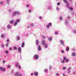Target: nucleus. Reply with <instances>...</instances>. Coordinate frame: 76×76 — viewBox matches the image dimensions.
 Instances as JSON below:
<instances>
[{
	"label": "nucleus",
	"mask_w": 76,
	"mask_h": 76,
	"mask_svg": "<svg viewBox=\"0 0 76 76\" xmlns=\"http://www.w3.org/2000/svg\"><path fill=\"white\" fill-rule=\"evenodd\" d=\"M66 51H69V47L66 48Z\"/></svg>",
	"instance_id": "6ab92c4d"
},
{
	"label": "nucleus",
	"mask_w": 76,
	"mask_h": 76,
	"mask_svg": "<svg viewBox=\"0 0 76 76\" xmlns=\"http://www.w3.org/2000/svg\"><path fill=\"white\" fill-rule=\"evenodd\" d=\"M56 9L57 10H59V9H58V7H57L56 8Z\"/></svg>",
	"instance_id": "3c124183"
},
{
	"label": "nucleus",
	"mask_w": 76,
	"mask_h": 76,
	"mask_svg": "<svg viewBox=\"0 0 76 76\" xmlns=\"http://www.w3.org/2000/svg\"><path fill=\"white\" fill-rule=\"evenodd\" d=\"M67 18H68V19H69V17H68Z\"/></svg>",
	"instance_id": "338daca9"
},
{
	"label": "nucleus",
	"mask_w": 76,
	"mask_h": 76,
	"mask_svg": "<svg viewBox=\"0 0 76 76\" xmlns=\"http://www.w3.org/2000/svg\"><path fill=\"white\" fill-rule=\"evenodd\" d=\"M57 4L58 6H60V2H58Z\"/></svg>",
	"instance_id": "c85d7f7f"
},
{
	"label": "nucleus",
	"mask_w": 76,
	"mask_h": 76,
	"mask_svg": "<svg viewBox=\"0 0 76 76\" xmlns=\"http://www.w3.org/2000/svg\"><path fill=\"white\" fill-rule=\"evenodd\" d=\"M63 1H64V2L65 3H66V4H67V0H63Z\"/></svg>",
	"instance_id": "f8f14e48"
},
{
	"label": "nucleus",
	"mask_w": 76,
	"mask_h": 76,
	"mask_svg": "<svg viewBox=\"0 0 76 76\" xmlns=\"http://www.w3.org/2000/svg\"><path fill=\"white\" fill-rule=\"evenodd\" d=\"M38 57H39V56H38V55H37V54H35L34 55V57H35L36 59H38Z\"/></svg>",
	"instance_id": "f257e3e1"
},
{
	"label": "nucleus",
	"mask_w": 76,
	"mask_h": 76,
	"mask_svg": "<svg viewBox=\"0 0 76 76\" xmlns=\"http://www.w3.org/2000/svg\"><path fill=\"white\" fill-rule=\"evenodd\" d=\"M6 46L7 47V46H8V44H6Z\"/></svg>",
	"instance_id": "680f3d73"
},
{
	"label": "nucleus",
	"mask_w": 76,
	"mask_h": 76,
	"mask_svg": "<svg viewBox=\"0 0 76 76\" xmlns=\"http://www.w3.org/2000/svg\"><path fill=\"white\" fill-rule=\"evenodd\" d=\"M36 43L37 45H38L39 44V41L37 39L36 41Z\"/></svg>",
	"instance_id": "9b49d317"
},
{
	"label": "nucleus",
	"mask_w": 76,
	"mask_h": 76,
	"mask_svg": "<svg viewBox=\"0 0 76 76\" xmlns=\"http://www.w3.org/2000/svg\"><path fill=\"white\" fill-rule=\"evenodd\" d=\"M31 76H33V75H34V73H31Z\"/></svg>",
	"instance_id": "8fccbe9b"
},
{
	"label": "nucleus",
	"mask_w": 76,
	"mask_h": 76,
	"mask_svg": "<svg viewBox=\"0 0 76 76\" xmlns=\"http://www.w3.org/2000/svg\"><path fill=\"white\" fill-rule=\"evenodd\" d=\"M55 34L56 35H57V34H58V32H57V31H56L55 32Z\"/></svg>",
	"instance_id": "7c9ffc66"
},
{
	"label": "nucleus",
	"mask_w": 76,
	"mask_h": 76,
	"mask_svg": "<svg viewBox=\"0 0 76 76\" xmlns=\"http://www.w3.org/2000/svg\"><path fill=\"white\" fill-rule=\"evenodd\" d=\"M63 75L64 76V75H64V74H63Z\"/></svg>",
	"instance_id": "0e129e2a"
},
{
	"label": "nucleus",
	"mask_w": 76,
	"mask_h": 76,
	"mask_svg": "<svg viewBox=\"0 0 76 76\" xmlns=\"http://www.w3.org/2000/svg\"><path fill=\"white\" fill-rule=\"evenodd\" d=\"M72 56H76V53L75 52H73L72 53Z\"/></svg>",
	"instance_id": "1a4fd4ad"
},
{
	"label": "nucleus",
	"mask_w": 76,
	"mask_h": 76,
	"mask_svg": "<svg viewBox=\"0 0 76 76\" xmlns=\"http://www.w3.org/2000/svg\"><path fill=\"white\" fill-rule=\"evenodd\" d=\"M25 44V43H24V42H23L22 43V47H24V45Z\"/></svg>",
	"instance_id": "f3484780"
},
{
	"label": "nucleus",
	"mask_w": 76,
	"mask_h": 76,
	"mask_svg": "<svg viewBox=\"0 0 76 76\" xmlns=\"http://www.w3.org/2000/svg\"><path fill=\"white\" fill-rule=\"evenodd\" d=\"M26 6H27V7H29V5L27 4Z\"/></svg>",
	"instance_id": "603ef678"
},
{
	"label": "nucleus",
	"mask_w": 76,
	"mask_h": 76,
	"mask_svg": "<svg viewBox=\"0 0 76 76\" xmlns=\"http://www.w3.org/2000/svg\"><path fill=\"white\" fill-rule=\"evenodd\" d=\"M63 69L64 70H66V68L65 67H63Z\"/></svg>",
	"instance_id": "c756f323"
},
{
	"label": "nucleus",
	"mask_w": 76,
	"mask_h": 76,
	"mask_svg": "<svg viewBox=\"0 0 76 76\" xmlns=\"http://www.w3.org/2000/svg\"><path fill=\"white\" fill-rule=\"evenodd\" d=\"M48 40L49 41H52V38H51V37H49L48 39Z\"/></svg>",
	"instance_id": "ddd939ff"
},
{
	"label": "nucleus",
	"mask_w": 76,
	"mask_h": 76,
	"mask_svg": "<svg viewBox=\"0 0 76 76\" xmlns=\"http://www.w3.org/2000/svg\"><path fill=\"white\" fill-rule=\"evenodd\" d=\"M67 7H69V5H67Z\"/></svg>",
	"instance_id": "69168bd1"
},
{
	"label": "nucleus",
	"mask_w": 76,
	"mask_h": 76,
	"mask_svg": "<svg viewBox=\"0 0 76 76\" xmlns=\"http://www.w3.org/2000/svg\"><path fill=\"white\" fill-rule=\"evenodd\" d=\"M8 2H9V0H7V4H9V3Z\"/></svg>",
	"instance_id": "4c0bfd02"
},
{
	"label": "nucleus",
	"mask_w": 76,
	"mask_h": 76,
	"mask_svg": "<svg viewBox=\"0 0 76 76\" xmlns=\"http://www.w3.org/2000/svg\"><path fill=\"white\" fill-rule=\"evenodd\" d=\"M48 71V70H47V69H45L44 70L45 72H47Z\"/></svg>",
	"instance_id": "4be33fe9"
},
{
	"label": "nucleus",
	"mask_w": 76,
	"mask_h": 76,
	"mask_svg": "<svg viewBox=\"0 0 76 76\" xmlns=\"http://www.w3.org/2000/svg\"><path fill=\"white\" fill-rule=\"evenodd\" d=\"M1 46L2 47H4V45H1Z\"/></svg>",
	"instance_id": "49530a36"
},
{
	"label": "nucleus",
	"mask_w": 76,
	"mask_h": 76,
	"mask_svg": "<svg viewBox=\"0 0 76 76\" xmlns=\"http://www.w3.org/2000/svg\"><path fill=\"white\" fill-rule=\"evenodd\" d=\"M39 18L40 19H42V17H39Z\"/></svg>",
	"instance_id": "6e6d98bb"
},
{
	"label": "nucleus",
	"mask_w": 76,
	"mask_h": 76,
	"mask_svg": "<svg viewBox=\"0 0 76 76\" xmlns=\"http://www.w3.org/2000/svg\"><path fill=\"white\" fill-rule=\"evenodd\" d=\"M48 25L49 26H51L52 25V23H48Z\"/></svg>",
	"instance_id": "5701e85b"
},
{
	"label": "nucleus",
	"mask_w": 76,
	"mask_h": 76,
	"mask_svg": "<svg viewBox=\"0 0 76 76\" xmlns=\"http://www.w3.org/2000/svg\"><path fill=\"white\" fill-rule=\"evenodd\" d=\"M18 51L19 53H21V48H18Z\"/></svg>",
	"instance_id": "0eeeda50"
},
{
	"label": "nucleus",
	"mask_w": 76,
	"mask_h": 76,
	"mask_svg": "<svg viewBox=\"0 0 76 76\" xmlns=\"http://www.w3.org/2000/svg\"><path fill=\"white\" fill-rule=\"evenodd\" d=\"M5 63V61H3V63Z\"/></svg>",
	"instance_id": "13d9d810"
},
{
	"label": "nucleus",
	"mask_w": 76,
	"mask_h": 76,
	"mask_svg": "<svg viewBox=\"0 0 76 76\" xmlns=\"http://www.w3.org/2000/svg\"><path fill=\"white\" fill-rule=\"evenodd\" d=\"M19 75V72H16L15 75V76H18Z\"/></svg>",
	"instance_id": "9d476101"
},
{
	"label": "nucleus",
	"mask_w": 76,
	"mask_h": 76,
	"mask_svg": "<svg viewBox=\"0 0 76 76\" xmlns=\"http://www.w3.org/2000/svg\"><path fill=\"white\" fill-rule=\"evenodd\" d=\"M16 38L18 39V40H19V39H20V37L19 36H17L16 37Z\"/></svg>",
	"instance_id": "a211bd4d"
},
{
	"label": "nucleus",
	"mask_w": 76,
	"mask_h": 76,
	"mask_svg": "<svg viewBox=\"0 0 76 76\" xmlns=\"http://www.w3.org/2000/svg\"><path fill=\"white\" fill-rule=\"evenodd\" d=\"M69 59H66V62H69Z\"/></svg>",
	"instance_id": "473e14b6"
},
{
	"label": "nucleus",
	"mask_w": 76,
	"mask_h": 76,
	"mask_svg": "<svg viewBox=\"0 0 76 76\" xmlns=\"http://www.w3.org/2000/svg\"><path fill=\"white\" fill-rule=\"evenodd\" d=\"M69 9L71 10H73V8H72V7H70V8H69Z\"/></svg>",
	"instance_id": "cd10ccee"
},
{
	"label": "nucleus",
	"mask_w": 76,
	"mask_h": 76,
	"mask_svg": "<svg viewBox=\"0 0 76 76\" xmlns=\"http://www.w3.org/2000/svg\"><path fill=\"white\" fill-rule=\"evenodd\" d=\"M7 28L8 29H10V26L9 24L7 25Z\"/></svg>",
	"instance_id": "dca6fc26"
},
{
	"label": "nucleus",
	"mask_w": 76,
	"mask_h": 76,
	"mask_svg": "<svg viewBox=\"0 0 76 76\" xmlns=\"http://www.w3.org/2000/svg\"><path fill=\"white\" fill-rule=\"evenodd\" d=\"M10 65H8V68H10Z\"/></svg>",
	"instance_id": "5fc2aeb1"
},
{
	"label": "nucleus",
	"mask_w": 76,
	"mask_h": 76,
	"mask_svg": "<svg viewBox=\"0 0 76 76\" xmlns=\"http://www.w3.org/2000/svg\"><path fill=\"white\" fill-rule=\"evenodd\" d=\"M9 12H11V10H9Z\"/></svg>",
	"instance_id": "e2e57ef3"
},
{
	"label": "nucleus",
	"mask_w": 76,
	"mask_h": 76,
	"mask_svg": "<svg viewBox=\"0 0 76 76\" xmlns=\"http://www.w3.org/2000/svg\"><path fill=\"white\" fill-rule=\"evenodd\" d=\"M5 53H9V51H5Z\"/></svg>",
	"instance_id": "58836bf2"
},
{
	"label": "nucleus",
	"mask_w": 76,
	"mask_h": 76,
	"mask_svg": "<svg viewBox=\"0 0 76 76\" xmlns=\"http://www.w3.org/2000/svg\"><path fill=\"white\" fill-rule=\"evenodd\" d=\"M49 26H50L48 24V25L47 26V28H50Z\"/></svg>",
	"instance_id": "c9c22d12"
},
{
	"label": "nucleus",
	"mask_w": 76,
	"mask_h": 76,
	"mask_svg": "<svg viewBox=\"0 0 76 76\" xmlns=\"http://www.w3.org/2000/svg\"><path fill=\"white\" fill-rule=\"evenodd\" d=\"M20 22V20L18 19L16 20V22Z\"/></svg>",
	"instance_id": "393cba45"
},
{
	"label": "nucleus",
	"mask_w": 76,
	"mask_h": 76,
	"mask_svg": "<svg viewBox=\"0 0 76 76\" xmlns=\"http://www.w3.org/2000/svg\"><path fill=\"white\" fill-rule=\"evenodd\" d=\"M9 49L10 50H12V48L11 47H10L9 48Z\"/></svg>",
	"instance_id": "37998d69"
},
{
	"label": "nucleus",
	"mask_w": 76,
	"mask_h": 76,
	"mask_svg": "<svg viewBox=\"0 0 76 76\" xmlns=\"http://www.w3.org/2000/svg\"><path fill=\"white\" fill-rule=\"evenodd\" d=\"M18 64H16V65H15L16 67H18L19 66Z\"/></svg>",
	"instance_id": "2f4dec72"
},
{
	"label": "nucleus",
	"mask_w": 76,
	"mask_h": 76,
	"mask_svg": "<svg viewBox=\"0 0 76 76\" xmlns=\"http://www.w3.org/2000/svg\"><path fill=\"white\" fill-rule=\"evenodd\" d=\"M28 12H31V10H29Z\"/></svg>",
	"instance_id": "4d7b16f0"
},
{
	"label": "nucleus",
	"mask_w": 76,
	"mask_h": 76,
	"mask_svg": "<svg viewBox=\"0 0 76 76\" xmlns=\"http://www.w3.org/2000/svg\"><path fill=\"white\" fill-rule=\"evenodd\" d=\"M14 49L15 50H16L17 49V47H14Z\"/></svg>",
	"instance_id": "a878e982"
},
{
	"label": "nucleus",
	"mask_w": 76,
	"mask_h": 76,
	"mask_svg": "<svg viewBox=\"0 0 76 76\" xmlns=\"http://www.w3.org/2000/svg\"><path fill=\"white\" fill-rule=\"evenodd\" d=\"M18 76H22V75H21V74H20V75H19Z\"/></svg>",
	"instance_id": "052dcab7"
},
{
	"label": "nucleus",
	"mask_w": 76,
	"mask_h": 76,
	"mask_svg": "<svg viewBox=\"0 0 76 76\" xmlns=\"http://www.w3.org/2000/svg\"><path fill=\"white\" fill-rule=\"evenodd\" d=\"M45 48H48V44H45Z\"/></svg>",
	"instance_id": "2eb2a0df"
},
{
	"label": "nucleus",
	"mask_w": 76,
	"mask_h": 76,
	"mask_svg": "<svg viewBox=\"0 0 76 76\" xmlns=\"http://www.w3.org/2000/svg\"><path fill=\"white\" fill-rule=\"evenodd\" d=\"M34 74L35 76H38V73L37 72H35Z\"/></svg>",
	"instance_id": "6e6552de"
},
{
	"label": "nucleus",
	"mask_w": 76,
	"mask_h": 76,
	"mask_svg": "<svg viewBox=\"0 0 76 76\" xmlns=\"http://www.w3.org/2000/svg\"><path fill=\"white\" fill-rule=\"evenodd\" d=\"M70 69H71V67H69L68 69L70 70Z\"/></svg>",
	"instance_id": "bf43d9fd"
},
{
	"label": "nucleus",
	"mask_w": 76,
	"mask_h": 76,
	"mask_svg": "<svg viewBox=\"0 0 76 76\" xmlns=\"http://www.w3.org/2000/svg\"><path fill=\"white\" fill-rule=\"evenodd\" d=\"M60 20H62L63 19V18L62 17H60Z\"/></svg>",
	"instance_id": "e433bc0d"
},
{
	"label": "nucleus",
	"mask_w": 76,
	"mask_h": 76,
	"mask_svg": "<svg viewBox=\"0 0 76 76\" xmlns=\"http://www.w3.org/2000/svg\"><path fill=\"white\" fill-rule=\"evenodd\" d=\"M29 28H30V26H27V28H28V29H29Z\"/></svg>",
	"instance_id": "09e8293b"
},
{
	"label": "nucleus",
	"mask_w": 76,
	"mask_h": 76,
	"mask_svg": "<svg viewBox=\"0 0 76 76\" xmlns=\"http://www.w3.org/2000/svg\"><path fill=\"white\" fill-rule=\"evenodd\" d=\"M60 42L61 45H64V43L63 42V40H61Z\"/></svg>",
	"instance_id": "39448f33"
},
{
	"label": "nucleus",
	"mask_w": 76,
	"mask_h": 76,
	"mask_svg": "<svg viewBox=\"0 0 76 76\" xmlns=\"http://www.w3.org/2000/svg\"><path fill=\"white\" fill-rule=\"evenodd\" d=\"M63 59L64 60H66L67 59V58H66V57H64Z\"/></svg>",
	"instance_id": "bb28decb"
},
{
	"label": "nucleus",
	"mask_w": 76,
	"mask_h": 76,
	"mask_svg": "<svg viewBox=\"0 0 76 76\" xmlns=\"http://www.w3.org/2000/svg\"><path fill=\"white\" fill-rule=\"evenodd\" d=\"M16 14H17L18 15H19V12L18 11H17V12H15L14 13H13V15H14V16H15L16 15Z\"/></svg>",
	"instance_id": "7ed1b4c3"
},
{
	"label": "nucleus",
	"mask_w": 76,
	"mask_h": 76,
	"mask_svg": "<svg viewBox=\"0 0 76 76\" xmlns=\"http://www.w3.org/2000/svg\"><path fill=\"white\" fill-rule=\"evenodd\" d=\"M3 3V1H1L0 3V4H2Z\"/></svg>",
	"instance_id": "79ce46f5"
},
{
	"label": "nucleus",
	"mask_w": 76,
	"mask_h": 76,
	"mask_svg": "<svg viewBox=\"0 0 76 76\" xmlns=\"http://www.w3.org/2000/svg\"><path fill=\"white\" fill-rule=\"evenodd\" d=\"M7 42H9V39H7Z\"/></svg>",
	"instance_id": "864d4df0"
},
{
	"label": "nucleus",
	"mask_w": 76,
	"mask_h": 76,
	"mask_svg": "<svg viewBox=\"0 0 76 76\" xmlns=\"http://www.w3.org/2000/svg\"><path fill=\"white\" fill-rule=\"evenodd\" d=\"M42 37L44 39H45V36H42Z\"/></svg>",
	"instance_id": "ea45409f"
},
{
	"label": "nucleus",
	"mask_w": 76,
	"mask_h": 76,
	"mask_svg": "<svg viewBox=\"0 0 76 76\" xmlns=\"http://www.w3.org/2000/svg\"><path fill=\"white\" fill-rule=\"evenodd\" d=\"M18 68H19V69H21V67H20V66H19Z\"/></svg>",
	"instance_id": "f704fd0d"
},
{
	"label": "nucleus",
	"mask_w": 76,
	"mask_h": 76,
	"mask_svg": "<svg viewBox=\"0 0 76 76\" xmlns=\"http://www.w3.org/2000/svg\"><path fill=\"white\" fill-rule=\"evenodd\" d=\"M38 50L39 51H40L41 50V46H38Z\"/></svg>",
	"instance_id": "4468645a"
},
{
	"label": "nucleus",
	"mask_w": 76,
	"mask_h": 76,
	"mask_svg": "<svg viewBox=\"0 0 76 76\" xmlns=\"http://www.w3.org/2000/svg\"><path fill=\"white\" fill-rule=\"evenodd\" d=\"M0 70H1V71H3V72H4V71H5V68H4L3 67H1Z\"/></svg>",
	"instance_id": "f03ea898"
},
{
	"label": "nucleus",
	"mask_w": 76,
	"mask_h": 76,
	"mask_svg": "<svg viewBox=\"0 0 76 76\" xmlns=\"http://www.w3.org/2000/svg\"><path fill=\"white\" fill-rule=\"evenodd\" d=\"M14 22V20H12L10 21V24H13Z\"/></svg>",
	"instance_id": "423d86ee"
},
{
	"label": "nucleus",
	"mask_w": 76,
	"mask_h": 76,
	"mask_svg": "<svg viewBox=\"0 0 76 76\" xmlns=\"http://www.w3.org/2000/svg\"><path fill=\"white\" fill-rule=\"evenodd\" d=\"M68 72H69V73H70V71Z\"/></svg>",
	"instance_id": "774afa93"
},
{
	"label": "nucleus",
	"mask_w": 76,
	"mask_h": 76,
	"mask_svg": "<svg viewBox=\"0 0 76 76\" xmlns=\"http://www.w3.org/2000/svg\"><path fill=\"white\" fill-rule=\"evenodd\" d=\"M61 53H62L63 54V53H64V51L62 50L61 51Z\"/></svg>",
	"instance_id": "72a5a7b5"
},
{
	"label": "nucleus",
	"mask_w": 76,
	"mask_h": 76,
	"mask_svg": "<svg viewBox=\"0 0 76 76\" xmlns=\"http://www.w3.org/2000/svg\"><path fill=\"white\" fill-rule=\"evenodd\" d=\"M51 69H52V66L50 65L49 66V69H50V70H51Z\"/></svg>",
	"instance_id": "b1692460"
},
{
	"label": "nucleus",
	"mask_w": 76,
	"mask_h": 76,
	"mask_svg": "<svg viewBox=\"0 0 76 76\" xmlns=\"http://www.w3.org/2000/svg\"><path fill=\"white\" fill-rule=\"evenodd\" d=\"M17 25V22H15L14 24V26H16Z\"/></svg>",
	"instance_id": "412c9836"
},
{
	"label": "nucleus",
	"mask_w": 76,
	"mask_h": 76,
	"mask_svg": "<svg viewBox=\"0 0 76 76\" xmlns=\"http://www.w3.org/2000/svg\"><path fill=\"white\" fill-rule=\"evenodd\" d=\"M42 45H45V40H42Z\"/></svg>",
	"instance_id": "20e7f679"
},
{
	"label": "nucleus",
	"mask_w": 76,
	"mask_h": 76,
	"mask_svg": "<svg viewBox=\"0 0 76 76\" xmlns=\"http://www.w3.org/2000/svg\"><path fill=\"white\" fill-rule=\"evenodd\" d=\"M30 26H34V23H31L30 24Z\"/></svg>",
	"instance_id": "aec40b11"
},
{
	"label": "nucleus",
	"mask_w": 76,
	"mask_h": 76,
	"mask_svg": "<svg viewBox=\"0 0 76 76\" xmlns=\"http://www.w3.org/2000/svg\"><path fill=\"white\" fill-rule=\"evenodd\" d=\"M62 63H64V60H62Z\"/></svg>",
	"instance_id": "c03bdc74"
},
{
	"label": "nucleus",
	"mask_w": 76,
	"mask_h": 76,
	"mask_svg": "<svg viewBox=\"0 0 76 76\" xmlns=\"http://www.w3.org/2000/svg\"><path fill=\"white\" fill-rule=\"evenodd\" d=\"M72 51H76V49L75 48H73L72 49Z\"/></svg>",
	"instance_id": "a19ab883"
},
{
	"label": "nucleus",
	"mask_w": 76,
	"mask_h": 76,
	"mask_svg": "<svg viewBox=\"0 0 76 76\" xmlns=\"http://www.w3.org/2000/svg\"><path fill=\"white\" fill-rule=\"evenodd\" d=\"M56 76H58L59 75V74L58 73H57L56 74Z\"/></svg>",
	"instance_id": "de8ad7c7"
},
{
	"label": "nucleus",
	"mask_w": 76,
	"mask_h": 76,
	"mask_svg": "<svg viewBox=\"0 0 76 76\" xmlns=\"http://www.w3.org/2000/svg\"><path fill=\"white\" fill-rule=\"evenodd\" d=\"M1 36L2 37H4V36H5V35H4L3 34H2Z\"/></svg>",
	"instance_id": "a18cd8bd"
}]
</instances>
